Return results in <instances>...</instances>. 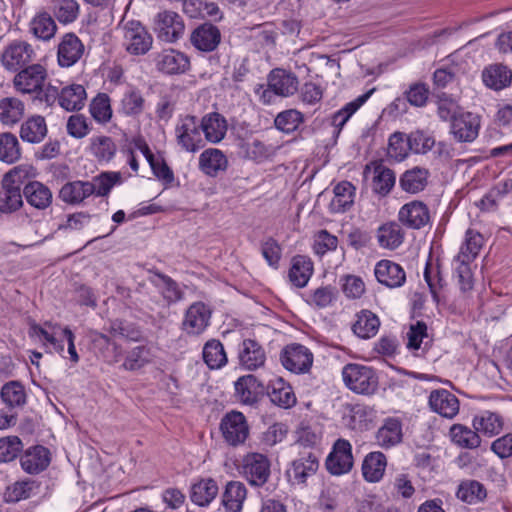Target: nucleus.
<instances>
[{"instance_id": "nucleus-1", "label": "nucleus", "mask_w": 512, "mask_h": 512, "mask_svg": "<svg viewBox=\"0 0 512 512\" xmlns=\"http://www.w3.org/2000/svg\"><path fill=\"white\" fill-rule=\"evenodd\" d=\"M122 45L131 55H144L152 47L153 38L138 20H122L119 24Z\"/></svg>"}, {"instance_id": "nucleus-2", "label": "nucleus", "mask_w": 512, "mask_h": 512, "mask_svg": "<svg viewBox=\"0 0 512 512\" xmlns=\"http://www.w3.org/2000/svg\"><path fill=\"white\" fill-rule=\"evenodd\" d=\"M342 378L346 387L358 394L371 395L378 387V378L374 370L362 364L345 365L342 369Z\"/></svg>"}, {"instance_id": "nucleus-3", "label": "nucleus", "mask_w": 512, "mask_h": 512, "mask_svg": "<svg viewBox=\"0 0 512 512\" xmlns=\"http://www.w3.org/2000/svg\"><path fill=\"white\" fill-rule=\"evenodd\" d=\"M36 52L33 46L25 40H13L8 43L0 56V63L7 71L17 72L35 60Z\"/></svg>"}, {"instance_id": "nucleus-4", "label": "nucleus", "mask_w": 512, "mask_h": 512, "mask_svg": "<svg viewBox=\"0 0 512 512\" xmlns=\"http://www.w3.org/2000/svg\"><path fill=\"white\" fill-rule=\"evenodd\" d=\"M177 144L185 151L195 153L204 146L199 121L195 116L186 115L175 126Z\"/></svg>"}, {"instance_id": "nucleus-5", "label": "nucleus", "mask_w": 512, "mask_h": 512, "mask_svg": "<svg viewBox=\"0 0 512 512\" xmlns=\"http://www.w3.org/2000/svg\"><path fill=\"white\" fill-rule=\"evenodd\" d=\"M271 463L268 457L261 453H248L242 460V474L249 484L261 487L269 479Z\"/></svg>"}, {"instance_id": "nucleus-6", "label": "nucleus", "mask_w": 512, "mask_h": 512, "mask_svg": "<svg viewBox=\"0 0 512 512\" xmlns=\"http://www.w3.org/2000/svg\"><path fill=\"white\" fill-rule=\"evenodd\" d=\"M13 79L15 89L22 94H40L47 78L46 69L40 64H31L19 71Z\"/></svg>"}, {"instance_id": "nucleus-7", "label": "nucleus", "mask_w": 512, "mask_h": 512, "mask_svg": "<svg viewBox=\"0 0 512 512\" xmlns=\"http://www.w3.org/2000/svg\"><path fill=\"white\" fill-rule=\"evenodd\" d=\"M220 430L224 440L231 446L243 444L249 436V426L245 416L231 411L221 419Z\"/></svg>"}, {"instance_id": "nucleus-8", "label": "nucleus", "mask_w": 512, "mask_h": 512, "mask_svg": "<svg viewBox=\"0 0 512 512\" xmlns=\"http://www.w3.org/2000/svg\"><path fill=\"white\" fill-rule=\"evenodd\" d=\"M363 175L365 179L371 176L372 190L381 196L388 195L396 182L394 171L378 160L368 163L364 168Z\"/></svg>"}, {"instance_id": "nucleus-9", "label": "nucleus", "mask_w": 512, "mask_h": 512, "mask_svg": "<svg viewBox=\"0 0 512 512\" xmlns=\"http://www.w3.org/2000/svg\"><path fill=\"white\" fill-rule=\"evenodd\" d=\"M352 445L346 439H338L329 453L325 465L332 475H343L351 471L353 467Z\"/></svg>"}, {"instance_id": "nucleus-10", "label": "nucleus", "mask_w": 512, "mask_h": 512, "mask_svg": "<svg viewBox=\"0 0 512 512\" xmlns=\"http://www.w3.org/2000/svg\"><path fill=\"white\" fill-rule=\"evenodd\" d=\"M282 365L289 371L301 374L309 371L313 364V354L301 344L287 345L280 355Z\"/></svg>"}, {"instance_id": "nucleus-11", "label": "nucleus", "mask_w": 512, "mask_h": 512, "mask_svg": "<svg viewBox=\"0 0 512 512\" xmlns=\"http://www.w3.org/2000/svg\"><path fill=\"white\" fill-rule=\"evenodd\" d=\"M85 54V46L74 33L62 36L57 49V61L61 67L69 68L79 62Z\"/></svg>"}, {"instance_id": "nucleus-12", "label": "nucleus", "mask_w": 512, "mask_h": 512, "mask_svg": "<svg viewBox=\"0 0 512 512\" xmlns=\"http://www.w3.org/2000/svg\"><path fill=\"white\" fill-rule=\"evenodd\" d=\"M427 205L418 200L404 204L398 212L399 222L410 229H421L430 223Z\"/></svg>"}, {"instance_id": "nucleus-13", "label": "nucleus", "mask_w": 512, "mask_h": 512, "mask_svg": "<svg viewBox=\"0 0 512 512\" xmlns=\"http://www.w3.org/2000/svg\"><path fill=\"white\" fill-rule=\"evenodd\" d=\"M318 468L317 456L312 452H305L291 462L286 474L292 484H304L309 477L317 472Z\"/></svg>"}, {"instance_id": "nucleus-14", "label": "nucleus", "mask_w": 512, "mask_h": 512, "mask_svg": "<svg viewBox=\"0 0 512 512\" xmlns=\"http://www.w3.org/2000/svg\"><path fill=\"white\" fill-rule=\"evenodd\" d=\"M480 129V119L471 112H462L458 117L453 118L450 125V132L458 142L474 141Z\"/></svg>"}, {"instance_id": "nucleus-15", "label": "nucleus", "mask_w": 512, "mask_h": 512, "mask_svg": "<svg viewBox=\"0 0 512 512\" xmlns=\"http://www.w3.org/2000/svg\"><path fill=\"white\" fill-rule=\"evenodd\" d=\"M155 29L158 37L165 42L177 41L184 32L181 17L173 11H163L157 15Z\"/></svg>"}, {"instance_id": "nucleus-16", "label": "nucleus", "mask_w": 512, "mask_h": 512, "mask_svg": "<svg viewBox=\"0 0 512 512\" xmlns=\"http://www.w3.org/2000/svg\"><path fill=\"white\" fill-rule=\"evenodd\" d=\"M210 318V308L203 302H195L185 313L183 329L188 334L199 335L208 327Z\"/></svg>"}, {"instance_id": "nucleus-17", "label": "nucleus", "mask_w": 512, "mask_h": 512, "mask_svg": "<svg viewBox=\"0 0 512 512\" xmlns=\"http://www.w3.org/2000/svg\"><path fill=\"white\" fill-rule=\"evenodd\" d=\"M50 461V451L42 445L29 447L20 457L22 469L31 475L44 471L49 466Z\"/></svg>"}, {"instance_id": "nucleus-18", "label": "nucleus", "mask_w": 512, "mask_h": 512, "mask_svg": "<svg viewBox=\"0 0 512 512\" xmlns=\"http://www.w3.org/2000/svg\"><path fill=\"white\" fill-rule=\"evenodd\" d=\"M156 66L158 70L169 75L182 74L189 69L190 60L183 52L167 49L157 55Z\"/></svg>"}, {"instance_id": "nucleus-19", "label": "nucleus", "mask_w": 512, "mask_h": 512, "mask_svg": "<svg viewBox=\"0 0 512 512\" xmlns=\"http://www.w3.org/2000/svg\"><path fill=\"white\" fill-rule=\"evenodd\" d=\"M429 406L432 411L448 419L454 418L459 412L458 398L446 389L431 391Z\"/></svg>"}, {"instance_id": "nucleus-20", "label": "nucleus", "mask_w": 512, "mask_h": 512, "mask_svg": "<svg viewBox=\"0 0 512 512\" xmlns=\"http://www.w3.org/2000/svg\"><path fill=\"white\" fill-rule=\"evenodd\" d=\"M374 273L377 281L388 288L401 287L406 281L404 269L390 260L379 261L375 266Z\"/></svg>"}, {"instance_id": "nucleus-21", "label": "nucleus", "mask_w": 512, "mask_h": 512, "mask_svg": "<svg viewBox=\"0 0 512 512\" xmlns=\"http://www.w3.org/2000/svg\"><path fill=\"white\" fill-rule=\"evenodd\" d=\"M264 393L263 384L254 375H245L235 382V395L246 405L257 403Z\"/></svg>"}, {"instance_id": "nucleus-22", "label": "nucleus", "mask_w": 512, "mask_h": 512, "mask_svg": "<svg viewBox=\"0 0 512 512\" xmlns=\"http://www.w3.org/2000/svg\"><path fill=\"white\" fill-rule=\"evenodd\" d=\"M269 87H271L280 97H290L294 95L299 86L298 78L292 72L284 69H273L267 77Z\"/></svg>"}, {"instance_id": "nucleus-23", "label": "nucleus", "mask_w": 512, "mask_h": 512, "mask_svg": "<svg viewBox=\"0 0 512 512\" xmlns=\"http://www.w3.org/2000/svg\"><path fill=\"white\" fill-rule=\"evenodd\" d=\"M221 40V33L219 29L210 24L205 23L197 27L190 36L192 45L199 51L211 52L214 51Z\"/></svg>"}, {"instance_id": "nucleus-24", "label": "nucleus", "mask_w": 512, "mask_h": 512, "mask_svg": "<svg viewBox=\"0 0 512 512\" xmlns=\"http://www.w3.org/2000/svg\"><path fill=\"white\" fill-rule=\"evenodd\" d=\"M267 395L274 405L284 409L293 407L297 402L293 388L281 377L270 380Z\"/></svg>"}, {"instance_id": "nucleus-25", "label": "nucleus", "mask_w": 512, "mask_h": 512, "mask_svg": "<svg viewBox=\"0 0 512 512\" xmlns=\"http://www.w3.org/2000/svg\"><path fill=\"white\" fill-rule=\"evenodd\" d=\"M376 443L383 449L392 448L402 442V423L399 419L389 417L384 420L375 435Z\"/></svg>"}, {"instance_id": "nucleus-26", "label": "nucleus", "mask_w": 512, "mask_h": 512, "mask_svg": "<svg viewBox=\"0 0 512 512\" xmlns=\"http://www.w3.org/2000/svg\"><path fill=\"white\" fill-rule=\"evenodd\" d=\"M27 203L37 210H45L52 204L53 194L50 188L39 181H29L23 188Z\"/></svg>"}, {"instance_id": "nucleus-27", "label": "nucleus", "mask_w": 512, "mask_h": 512, "mask_svg": "<svg viewBox=\"0 0 512 512\" xmlns=\"http://www.w3.org/2000/svg\"><path fill=\"white\" fill-rule=\"evenodd\" d=\"M376 238L381 248L395 250L404 242L405 232L399 223L390 221L378 227Z\"/></svg>"}, {"instance_id": "nucleus-28", "label": "nucleus", "mask_w": 512, "mask_h": 512, "mask_svg": "<svg viewBox=\"0 0 512 512\" xmlns=\"http://www.w3.org/2000/svg\"><path fill=\"white\" fill-rule=\"evenodd\" d=\"M240 364L247 370H256L266 361V354L262 346L255 340L246 339L242 342L239 352Z\"/></svg>"}, {"instance_id": "nucleus-29", "label": "nucleus", "mask_w": 512, "mask_h": 512, "mask_svg": "<svg viewBox=\"0 0 512 512\" xmlns=\"http://www.w3.org/2000/svg\"><path fill=\"white\" fill-rule=\"evenodd\" d=\"M48 133L46 120L41 115H33L27 118L20 126V138L27 143L37 144L42 142Z\"/></svg>"}, {"instance_id": "nucleus-30", "label": "nucleus", "mask_w": 512, "mask_h": 512, "mask_svg": "<svg viewBox=\"0 0 512 512\" xmlns=\"http://www.w3.org/2000/svg\"><path fill=\"white\" fill-rule=\"evenodd\" d=\"M387 466L386 456L380 451L368 453L362 462V475L367 482H379Z\"/></svg>"}, {"instance_id": "nucleus-31", "label": "nucleus", "mask_w": 512, "mask_h": 512, "mask_svg": "<svg viewBox=\"0 0 512 512\" xmlns=\"http://www.w3.org/2000/svg\"><path fill=\"white\" fill-rule=\"evenodd\" d=\"M200 130L204 132L205 138L211 143L220 142L226 135L227 122L217 112L205 115L199 122Z\"/></svg>"}, {"instance_id": "nucleus-32", "label": "nucleus", "mask_w": 512, "mask_h": 512, "mask_svg": "<svg viewBox=\"0 0 512 512\" xmlns=\"http://www.w3.org/2000/svg\"><path fill=\"white\" fill-rule=\"evenodd\" d=\"M227 166V157L219 149H206L199 156V168L208 176H217L219 172L225 171Z\"/></svg>"}, {"instance_id": "nucleus-33", "label": "nucleus", "mask_w": 512, "mask_h": 512, "mask_svg": "<svg viewBox=\"0 0 512 512\" xmlns=\"http://www.w3.org/2000/svg\"><path fill=\"white\" fill-rule=\"evenodd\" d=\"M246 496L247 489L242 482H228L221 500L223 508L226 512H241Z\"/></svg>"}, {"instance_id": "nucleus-34", "label": "nucleus", "mask_w": 512, "mask_h": 512, "mask_svg": "<svg viewBox=\"0 0 512 512\" xmlns=\"http://www.w3.org/2000/svg\"><path fill=\"white\" fill-rule=\"evenodd\" d=\"M145 99L140 90L129 87L120 98L118 113L127 117H138L145 109Z\"/></svg>"}, {"instance_id": "nucleus-35", "label": "nucleus", "mask_w": 512, "mask_h": 512, "mask_svg": "<svg viewBox=\"0 0 512 512\" xmlns=\"http://www.w3.org/2000/svg\"><path fill=\"white\" fill-rule=\"evenodd\" d=\"M87 93L80 84H71L60 90L59 106L68 112L79 111L85 106Z\"/></svg>"}, {"instance_id": "nucleus-36", "label": "nucleus", "mask_w": 512, "mask_h": 512, "mask_svg": "<svg viewBox=\"0 0 512 512\" xmlns=\"http://www.w3.org/2000/svg\"><path fill=\"white\" fill-rule=\"evenodd\" d=\"M356 188L348 181L338 183L334 189L329 208L332 213H343L349 210L354 204Z\"/></svg>"}, {"instance_id": "nucleus-37", "label": "nucleus", "mask_w": 512, "mask_h": 512, "mask_svg": "<svg viewBox=\"0 0 512 512\" xmlns=\"http://www.w3.org/2000/svg\"><path fill=\"white\" fill-rule=\"evenodd\" d=\"M429 172L425 168L413 167L406 170L399 179L401 189L410 194H417L428 184Z\"/></svg>"}, {"instance_id": "nucleus-38", "label": "nucleus", "mask_w": 512, "mask_h": 512, "mask_svg": "<svg viewBox=\"0 0 512 512\" xmlns=\"http://www.w3.org/2000/svg\"><path fill=\"white\" fill-rule=\"evenodd\" d=\"M312 273L313 263L308 257L297 255L292 258L288 276L293 285L298 288L305 287Z\"/></svg>"}, {"instance_id": "nucleus-39", "label": "nucleus", "mask_w": 512, "mask_h": 512, "mask_svg": "<svg viewBox=\"0 0 512 512\" xmlns=\"http://www.w3.org/2000/svg\"><path fill=\"white\" fill-rule=\"evenodd\" d=\"M155 354L152 346L139 345L128 351L122 368L127 371H136L153 362Z\"/></svg>"}, {"instance_id": "nucleus-40", "label": "nucleus", "mask_w": 512, "mask_h": 512, "mask_svg": "<svg viewBox=\"0 0 512 512\" xmlns=\"http://www.w3.org/2000/svg\"><path fill=\"white\" fill-rule=\"evenodd\" d=\"M483 82L489 88L501 90L507 87L512 80V71L501 64L486 68L482 74Z\"/></svg>"}, {"instance_id": "nucleus-41", "label": "nucleus", "mask_w": 512, "mask_h": 512, "mask_svg": "<svg viewBox=\"0 0 512 512\" xmlns=\"http://www.w3.org/2000/svg\"><path fill=\"white\" fill-rule=\"evenodd\" d=\"M484 239L482 235L472 229L467 230L465 234V241L462 244L458 255L455 257V261H462L471 263L478 256Z\"/></svg>"}, {"instance_id": "nucleus-42", "label": "nucleus", "mask_w": 512, "mask_h": 512, "mask_svg": "<svg viewBox=\"0 0 512 512\" xmlns=\"http://www.w3.org/2000/svg\"><path fill=\"white\" fill-rule=\"evenodd\" d=\"M379 326L380 320L374 313L369 310H362L357 315L352 330L358 337L369 339L377 334Z\"/></svg>"}, {"instance_id": "nucleus-43", "label": "nucleus", "mask_w": 512, "mask_h": 512, "mask_svg": "<svg viewBox=\"0 0 512 512\" xmlns=\"http://www.w3.org/2000/svg\"><path fill=\"white\" fill-rule=\"evenodd\" d=\"M217 494L216 482L213 479H202L191 487L190 498L198 506H207Z\"/></svg>"}, {"instance_id": "nucleus-44", "label": "nucleus", "mask_w": 512, "mask_h": 512, "mask_svg": "<svg viewBox=\"0 0 512 512\" xmlns=\"http://www.w3.org/2000/svg\"><path fill=\"white\" fill-rule=\"evenodd\" d=\"M92 187L88 181L68 182L61 188L59 197L68 204H79L87 197L91 196Z\"/></svg>"}, {"instance_id": "nucleus-45", "label": "nucleus", "mask_w": 512, "mask_h": 512, "mask_svg": "<svg viewBox=\"0 0 512 512\" xmlns=\"http://www.w3.org/2000/svg\"><path fill=\"white\" fill-rule=\"evenodd\" d=\"M30 32L38 39L48 41L54 37L57 25L46 12L37 14L30 22Z\"/></svg>"}, {"instance_id": "nucleus-46", "label": "nucleus", "mask_w": 512, "mask_h": 512, "mask_svg": "<svg viewBox=\"0 0 512 512\" xmlns=\"http://www.w3.org/2000/svg\"><path fill=\"white\" fill-rule=\"evenodd\" d=\"M24 115V103L15 97L0 100V121L4 125H14Z\"/></svg>"}, {"instance_id": "nucleus-47", "label": "nucleus", "mask_w": 512, "mask_h": 512, "mask_svg": "<svg viewBox=\"0 0 512 512\" xmlns=\"http://www.w3.org/2000/svg\"><path fill=\"white\" fill-rule=\"evenodd\" d=\"M453 443L462 448L475 449L480 446L481 439L476 431L462 424H454L449 431Z\"/></svg>"}, {"instance_id": "nucleus-48", "label": "nucleus", "mask_w": 512, "mask_h": 512, "mask_svg": "<svg viewBox=\"0 0 512 512\" xmlns=\"http://www.w3.org/2000/svg\"><path fill=\"white\" fill-rule=\"evenodd\" d=\"M473 426L477 431L487 436H493L502 431L503 419L495 412L484 411L474 418Z\"/></svg>"}, {"instance_id": "nucleus-49", "label": "nucleus", "mask_w": 512, "mask_h": 512, "mask_svg": "<svg viewBox=\"0 0 512 512\" xmlns=\"http://www.w3.org/2000/svg\"><path fill=\"white\" fill-rule=\"evenodd\" d=\"M90 152L99 162H109L115 155L117 147L108 136H96L90 140Z\"/></svg>"}, {"instance_id": "nucleus-50", "label": "nucleus", "mask_w": 512, "mask_h": 512, "mask_svg": "<svg viewBox=\"0 0 512 512\" xmlns=\"http://www.w3.org/2000/svg\"><path fill=\"white\" fill-rule=\"evenodd\" d=\"M21 157V149L17 137L10 133H0V160L12 164Z\"/></svg>"}, {"instance_id": "nucleus-51", "label": "nucleus", "mask_w": 512, "mask_h": 512, "mask_svg": "<svg viewBox=\"0 0 512 512\" xmlns=\"http://www.w3.org/2000/svg\"><path fill=\"white\" fill-rule=\"evenodd\" d=\"M487 496L484 485L476 480L463 481L457 490V497L469 504L483 501Z\"/></svg>"}, {"instance_id": "nucleus-52", "label": "nucleus", "mask_w": 512, "mask_h": 512, "mask_svg": "<svg viewBox=\"0 0 512 512\" xmlns=\"http://www.w3.org/2000/svg\"><path fill=\"white\" fill-rule=\"evenodd\" d=\"M89 112L93 119L100 124L108 123L112 118L110 98L106 93H99L89 105Z\"/></svg>"}, {"instance_id": "nucleus-53", "label": "nucleus", "mask_w": 512, "mask_h": 512, "mask_svg": "<svg viewBox=\"0 0 512 512\" xmlns=\"http://www.w3.org/2000/svg\"><path fill=\"white\" fill-rule=\"evenodd\" d=\"M1 398L10 408L21 407L26 402L24 386L18 381H10L1 388Z\"/></svg>"}, {"instance_id": "nucleus-54", "label": "nucleus", "mask_w": 512, "mask_h": 512, "mask_svg": "<svg viewBox=\"0 0 512 512\" xmlns=\"http://www.w3.org/2000/svg\"><path fill=\"white\" fill-rule=\"evenodd\" d=\"M62 331L58 324L46 322L45 327L36 323L31 324L29 334L31 337H39L50 343L57 352H63V344L56 338L58 331Z\"/></svg>"}, {"instance_id": "nucleus-55", "label": "nucleus", "mask_w": 512, "mask_h": 512, "mask_svg": "<svg viewBox=\"0 0 512 512\" xmlns=\"http://www.w3.org/2000/svg\"><path fill=\"white\" fill-rule=\"evenodd\" d=\"M304 121L303 114L296 109H288L280 112L274 119L275 127L286 133L290 134L298 129L300 124Z\"/></svg>"}, {"instance_id": "nucleus-56", "label": "nucleus", "mask_w": 512, "mask_h": 512, "mask_svg": "<svg viewBox=\"0 0 512 512\" xmlns=\"http://www.w3.org/2000/svg\"><path fill=\"white\" fill-rule=\"evenodd\" d=\"M203 359L211 369H218L227 362L226 353L221 342L217 340L208 341L203 348Z\"/></svg>"}, {"instance_id": "nucleus-57", "label": "nucleus", "mask_w": 512, "mask_h": 512, "mask_svg": "<svg viewBox=\"0 0 512 512\" xmlns=\"http://www.w3.org/2000/svg\"><path fill=\"white\" fill-rule=\"evenodd\" d=\"M34 176L33 168L29 165H19L9 170L2 178L1 185L20 189L26 181Z\"/></svg>"}, {"instance_id": "nucleus-58", "label": "nucleus", "mask_w": 512, "mask_h": 512, "mask_svg": "<svg viewBox=\"0 0 512 512\" xmlns=\"http://www.w3.org/2000/svg\"><path fill=\"white\" fill-rule=\"evenodd\" d=\"M373 89L360 95L354 101L347 103L342 109L337 111L332 117V125L341 129L349 118L367 101L373 93Z\"/></svg>"}, {"instance_id": "nucleus-59", "label": "nucleus", "mask_w": 512, "mask_h": 512, "mask_svg": "<svg viewBox=\"0 0 512 512\" xmlns=\"http://www.w3.org/2000/svg\"><path fill=\"white\" fill-rule=\"evenodd\" d=\"M35 488L36 485L33 480L17 481L6 488L4 499L6 502L10 503L25 500L31 496Z\"/></svg>"}, {"instance_id": "nucleus-60", "label": "nucleus", "mask_w": 512, "mask_h": 512, "mask_svg": "<svg viewBox=\"0 0 512 512\" xmlns=\"http://www.w3.org/2000/svg\"><path fill=\"white\" fill-rule=\"evenodd\" d=\"M154 275L157 280H153V283L160 289L168 303L176 302L182 298V292L178 284L171 277L160 272H155Z\"/></svg>"}, {"instance_id": "nucleus-61", "label": "nucleus", "mask_w": 512, "mask_h": 512, "mask_svg": "<svg viewBox=\"0 0 512 512\" xmlns=\"http://www.w3.org/2000/svg\"><path fill=\"white\" fill-rule=\"evenodd\" d=\"M23 205V191L2 185L0 190V211L12 213Z\"/></svg>"}, {"instance_id": "nucleus-62", "label": "nucleus", "mask_w": 512, "mask_h": 512, "mask_svg": "<svg viewBox=\"0 0 512 512\" xmlns=\"http://www.w3.org/2000/svg\"><path fill=\"white\" fill-rule=\"evenodd\" d=\"M410 149L408 137L405 139V134L401 132L393 133L389 138L387 154L390 158L397 162L404 160Z\"/></svg>"}, {"instance_id": "nucleus-63", "label": "nucleus", "mask_w": 512, "mask_h": 512, "mask_svg": "<svg viewBox=\"0 0 512 512\" xmlns=\"http://www.w3.org/2000/svg\"><path fill=\"white\" fill-rule=\"evenodd\" d=\"M120 175L115 172H105L96 176L88 184L92 187L91 195L106 196L111 191L112 187L119 181Z\"/></svg>"}, {"instance_id": "nucleus-64", "label": "nucleus", "mask_w": 512, "mask_h": 512, "mask_svg": "<svg viewBox=\"0 0 512 512\" xmlns=\"http://www.w3.org/2000/svg\"><path fill=\"white\" fill-rule=\"evenodd\" d=\"M22 448V442L17 436L0 438V462H10L14 460Z\"/></svg>"}]
</instances>
